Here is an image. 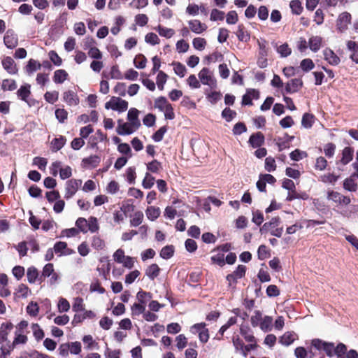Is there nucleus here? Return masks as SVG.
Wrapping results in <instances>:
<instances>
[{"mask_svg": "<svg viewBox=\"0 0 358 358\" xmlns=\"http://www.w3.org/2000/svg\"><path fill=\"white\" fill-rule=\"evenodd\" d=\"M280 223V217H273L269 222H267L263 224L260 229V232L262 234L270 232L272 236L280 237L283 232V228L278 227Z\"/></svg>", "mask_w": 358, "mask_h": 358, "instance_id": "f257e3e1", "label": "nucleus"}, {"mask_svg": "<svg viewBox=\"0 0 358 358\" xmlns=\"http://www.w3.org/2000/svg\"><path fill=\"white\" fill-rule=\"evenodd\" d=\"M155 108L162 112L164 117L167 120H173L175 117L173 108L168 100L164 97L160 96L155 101Z\"/></svg>", "mask_w": 358, "mask_h": 358, "instance_id": "f03ea898", "label": "nucleus"}, {"mask_svg": "<svg viewBox=\"0 0 358 358\" xmlns=\"http://www.w3.org/2000/svg\"><path fill=\"white\" fill-rule=\"evenodd\" d=\"M106 109H112L119 113L124 112L128 108V102L120 97L112 96L110 99L105 103Z\"/></svg>", "mask_w": 358, "mask_h": 358, "instance_id": "7ed1b4c3", "label": "nucleus"}, {"mask_svg": "<svg viewBox=\"0 0 358 358\" xmlns=\"http://www.w3.org/2000/svg\"><path fill=\"white\" fill-rule=\"evenodd\" d=\"M113 259L118 264H121L127 268H131L134 266V259L129 256H126L122 249H117L113 255Z\"/></svg>", "mask_w": 358, "mask_h": 358, "instance_id": "20e7f679", "label": "nucleus"}, {"mask_svg": "<svg viewBox=\"0 0 358 358\" xmlns=\"http://www.w3.org/2000/svg\"><path fill=\"white\" fill-rule=\"evenodd\" d=\"M199 78L203 85H208L211 88L215 87L217 83L213 72L208 68H203L198 74Z\"/></svg>", "mask_w": 358, "mask_h": 358, "instance_id": "39448f33", "label": "nucleus"}, {"mask_svg": "<svg viewBox=\"0 0 358 358\" xmlns=\"http://www.w3.org/2000/svg\"><path fill=\"white\" fill-rule=\"evenodd\" d=\"M82 185V180L80 179L69 180L65 185L64 198L69 199L71 198L78 191Z\"/></svg>", "mask_w": 358, "mask_h": 358, "instance_id": "423d86ee", "label": "nucleus"}, {"mask_svg": "<svg viewBox=\"0 0 358 358\" xmlns=\"http://www.w3.org/2000/svg\"><path fill=\"white\" fill-rule=\"evenodd\" d=\"M351 18L352 17L350 13L348 12L341 13L336 20L337 30L341 33L345 31L348 28V25L351 22Z\"/></svg>", "mask_w": 358, "mask_h": 358, "instance_id": "0eeeda50", "label": "nucleus"}, {"mask_svg": "<svg viewBox=\"0 0 358 358\" xmlns=\"http://www.w3.org/2000/svg\"><path fill=\"white\" fill-rule=\"evenodd\" d=\"M327 199L329 201H332L338 205H348L351 200L350 197L343 196L341 193L338 192H335L333 190L327 192Z\"/></svg>", "mask_w": 358, "mask_h": 358, "instance_id": "6e6552de", "label": "nucleus"}, {"mask_svg": "<svg viewBox=\"0 0 358 358\" xmlns=\"http://www.w3.org/2000/svg\"><path fill=\"white\" fill-rule=\"evenodd\" d=\"M138 128L133 126L131 122H124L122 120L117 121L116 131L119 135L126 136L134 133Z\"/></svg>", "mask_w": 358, "mask_h": 358, "instance_id": "1a4fd4ad", "label": "nucleus"}, {"mask_svg": "<svg viewBox=\"0 0 358 358\" xmlns=\"http://www.w3.org/2000/svg\"><path fill=\"white\" fill-rule=\"evenodd\" d=\"M3 43L9 49H13L17 45V36L12 29H8L6 31L3 36Z\"/></svg>", "mask_w": 358, "mask_h": 358, "instance_id": "9d476101", "label": "nucleus"}, {"mask_svg": "<svg viewBox=\"0 0 358 358\" xmlns=\"http://www.w3.org/2000/svg\"><path fill=\"white\" fill-rule=\"evenodd\" d=\"M324 59L332 66H337L341 59L335 52L330 48H327L323 50Z\"/></svg>", "mask_w": 358, "mask_h": 358, "instance_id": "9b49d317", "label": "nucleus"}, {"mask_svg": "<svg viewBox=\"0 0 358 358\" xmlns=\"http://www.w3.org/2000/svg\"><path fill=\"white\" fill-rule=\"evenodd\" d=\"M188 24L189 29L196 34L203 33V31H206L208 28L206 24L202 23L198 20H191L188 21Z\"/></svg>", "mask_w": 358, "mask_h": 358, "instance_id": "f8f14e48", "label": "nucleus"}, {"mask_svg": "<svg viewBox=\"0 0 358 358\" xmlns=\"http://www.w3.org/2000/svg\"><path fill=\"white\" fill-rule=\"evenodd\" d=\"M303 85V82L300 78L292 79L285 85V91L287 93L292 94L298 92Z\"/></svg>", "mask_w": 358, "mask_h": 358, "instance_id": "ddd939ff", "label": "nucleus"}, {"mask_svg": "<svg viewBox=\"0 0 358 358\" xmlns=\"http://www.w3.org/2000/svg\"><path fill=\"white\" fill-rule=\"evenodd\" d=\"M3 69L10 74H15L17 72L16 64L10 57H6L2 60Z\"/></svg>", "mask_w": 358, "mask_h": 358, "instance_id": "4468645a", "label": "nucleus"}, {"mask_svg": "<svg viewBox=\"0 0 358 358\" xmlns=\"http://www.w3.org/2000/svg\"><path fill=\"white\" fill-rule=\"evenodd\" d=\"M63 100L69 106H77L79 103V98L77 94L72 90H68L64 92Z\"/></svg>", "mask_w": 358, "mask_h": 358, "instance_id": "2eb2a0df", "label": "nucleus"}, {"mask_svg": "<svg viewBox=\"0 0 358 358\" xmlns=\"http://www.w3.org/2000/svg\"><path fill=\"white\" fill-rule=\"evenodd\" d=\"M140 111L135 108H131L129 110L127 113V120L131 122L133 126L139 128L141 127V122L138 119Z\"/></svg>", "mask_w": 358, "mask_h": 358, "instance_id": "dca6fc26", "label": "nucleus"}, {"mask_svg": "<svg viewBox=\"0 0 358 358\" xmlns=\"http://www.w3.org/2000/svg\"><path fill=\"white\" fill-rule=\"evenodd\" d=\"M54 251L56 254L61 255H69L73 252V250L68 248L67 243L62 241L57 242L54 245Z\"/></svg>", "mask_w": 358, "mask_h": 358, "instance_id": "f3484780", "label": "nucleus"}, {"mask_svg": "<svg viewBox=\"0 0 358 358\" xmlns=\"http://www.w3.org/2000/svg\"><path fill=\"white\" fill-rule=\"evenodd\" d=\"M323 39L319 36H313L309 38L308 47L314 52H317L321 48Z\"/></svg>", "mask_w": 358, "mask_h": 358, "instance_id": "a211bd4d", "label": "nucleus"}, {"mask_svg": "<svg viewBox=\"0 0 358 358\" xmlns=\"http://www.w3.org/2000/svg\"><path fill=\"white\" fill-rule=\"evenodd\" d=\"M8 278L6 275H2L1 277L0 284V296L2 298L8 297L10 295L11 292L8 288Z\"/></svg>", "mask_w": 358, "mask_h": 358, "instance_id": "6ab92c4d", "label": "nucleus"}, {"mask_svg": "<svg viewBox=\"0 0 358 358\" xmlns=\"http://www.w3.org/2000/svg\"><path fill=\"white\" fill-rule=\"evenodd\" d=\"M273 317L268 315H264L258 327L264 332L271 331L273 329Z\"/></svg>", "mask_w": 358, "mask_h": 358, "instance_id": "aec40b11", "label": "nucleus"}, {"mask_svg": "<svg viewBox=\"0 0 358 358\" xmlns=\"http://www.w3.org/2000/svg\"><path fill=\"white\" fill-rule=\"evenodd\" d=\"M354 155V149L351 147H345L342 151V157L341 159V163L343 165H346L350 163Z\"/></svg>", "mask_w": 358, "mask_h": 358, "instance_id": "412c9836", "label": "nucleus"}, {"mask_svg": "<svg viewBox=\"0 0 358 358\" xmlns=\"http://www.w3.org/2000/svg\"><path fill=\"white\" fill-rule=\"evenodd\" d=\"M259 98V92L255 90H250L245 94L243 96L242 104L243 105H252V100L253 99H257Z\"/></svg>", "mask_w": 358, "mask_h": 358, "instance_id": "4be33fe9", "label": "nucleus"}, {"mask_svg": "<svg viewBox=\"0 0 358 358\" xmlns=\"http://www.w3.org/2000/svg\"><path fill=\"white\" fill-rule=\"evenodd\" d=\"M236 35L238 40L242 42H248L250 39V35L249 32L245 29L243 24H239L236 31Z\"/></svg>", "mask_w": 358, "mask_h": 358, "instance_id": "5701e85b", "label": "nucleus"}, {"mask_svg": "<svg viewBox=\"0 0 358 358\" xmlns=\"http://www.w3.org/2000/svg\"><path fill=\"white\" fill-rule=\"evenodd\" d=\"M297 336L294 332L287 331L285 332L280 338V343L283 345L288 346L291 345L296 338Z\"/></svg>", "mask_w": 358, "mask_h": 358, "instance_id": "b1692460", "label": "nucleus"}, {"mask_svg": "<svg viewBox=\"0 0 358 358\" xmlns=\"http://www.w3.org/2000/svg\"><path fill=\"white\" fill-rule=\"evenodd\" d=\"M66 138L64 136H60L58 138H54L51 141V149L52 152H57L60 149H62L66 143Z\"/></svg>", "mask_w": 358, "mask_h": 358, "instance_id": "393cba45", "label": "nucleus"}, {"mask_svg": "<svg viewBox=\"0 0 358 358\" xmlns=\"http://www.w3.org/2000/svg\"><path fill=\"white\" fill-rule=\"evenodd\" d=\"M30 87L31 86L29 84L21 86L20 88L17 91V96L22 101L27 102V98L31 94Z\"/></svg>", "mask_w": 358, "mask_h": 358, "instance_id": "a878e982", "label": "nucleus"}, {"mask_svg": "<svg viewBox=\"0 0 358 358\" xmlns=\"http://www.w3.org/2000/svg\"><path fill=\"white\" fill-rule=\"evenodd\" d=\"M264 141V136L261 133L252 134L249 139V143L253 148L260 147Z\"/></svg>", "mask_w": 358, "mask_h": 358, "instance_id": "bb28decb", "label": "nucleus"}, {"mask_svg": "<svg viewBox=\"0 0 358 358\" xmlns=\"http://www.w3.org/2000/svg\"><path fill=\"white\" fill-rule=\"evenodd\" d=\"M155 29L159 34L164 38H170L175 34V30L171 28H167L161 25L157 26Z\"/></svg>", "mask_w": 358, "mask_h": 358, "instance_id": "cd10ccee", "label": "nucleus"}, {"mask_svg": "<svg viewBox=\"0 0 358 358\" xmlns=\"http://www.w3.org/2000/svg\"><path fill=\"white\" fill-rule=\"evenodd\" d=\"M152 298V294L150 292H148L145 291L140 290L136 294V299L138 300V302L144 305L145 306V304L148 301H150Z\"/></svg>", "mask_w": 358, "mask_h": 358, "instance_id": "c85d7f7f", "label": "nucleus"}, {"mask_svg": "<svg viewBox=\"0 0 358 358\" xmlns=\"http://www.w3.org/2000/svg\"><path fill=\"white\" fill-rule=\"evenodd\" d=\"M68 77V73L64 69H59L55 71L53 81L55 83H63Z\"/></svg>", "mask_w": 358, "mask_h": 358, "instance_id": "c756f323", "label": "nucleus"}, {"mask_svg": "<svg viewBox=\"0 0 358 358\" xmlns=\"http://www.w3.org/2000/svg\"><path fill=\"white\" fill-rule=\"evenodd\" d=\"M27 280L29 283L34 284L38 278V271L34 266H30L27 271Z\"/></svg>", "mask_w": 358, "mask_h": 358, "instance_id": "7c9ffc66", "label": "nucleus"}, {"mask_svg": "<svg viewBox=\"0 0 358 358\" xmlns=\"http://www.w3.org/2000/svg\"><path fill=\"white\" fill-rule=\"evenodd\" d=\"M30 290L26 285L20 284L14 293V296L15 298H26Z\"/></svg>", "mask_w": 358, "mask_h": 358, "instance_id": "2f4dec72", "label": "nucleus"}, {"mask_svg": "<svg viewBox=\"0 0 358 358\" xmlns=\"http://www.w3.org/2000/svg\"><path fill=\"white\" fill-rule=\"evenodd\" d=\"M159 271L160 269L158 265L156 264H152L146 269L145 273L150 279L154 280L156 277L158 276Z\"/></svg>", "mask_w": 358, "mask_h": 358, "instance_id": "473e14b6", "label": "nucleus"}, {"mask_svg": "<svg viewBox=\"0 0 358 358\" xmlns=\"http://www.w3.org/2000/svg\"><path fill=\"white\" fill-rule=\"evenodd\" d=\"M145 214L148 219L154 221L156 220L160 215V210L159 208H156L154 206L148 207L145 210Z\"/></svg>", "mask_w": 358, "mask_h": 358, "instance_id": "72a5a7b5", "label": "nucleus"}, {"mask_svg": "<svg viewBox=\"0 0 358 358\" xmlns=\"http://www.w3.org/2000/svg\"><path fill=\"white\" fill-rule=\"evenodd\" d=\"M99 229V225L96 217L91 216L87 220V231L95 233Z\"/></svg>", "mask_w": 358, "mask_h": 358, "instance_id": "f704fd0d", "label": "nucleus"}, {"mask_svg": "<svg viewBox=\"0 0 358 358\" xmlns=\"http://www.w3.org/2000/svg\"><path fill=\"white\" fill-rule=\"evenodd\" d=\"M69 348V350L70 351V352L73 355H78L81 351V344L79 342H73V343H71L68 345H66V344L62 345L61 348Z\"/></svg>", "mask_w": 358, "mask_h": 358, "instance_id": "c9c22d12", "label": "nucleus"}, {"mask_svg": "<svg viewBox=\"0 0 358 358\" xmlns=\"http://www.w3.org/2000/svg\"><path fill=\"white\" fill-rule=\"evenodd\" d=\"M276 51L282 57H287L292 53L291 48L289 47V45L286 43L280 45H277Z\"/></svg>", "mask_w": 358, "mask_h": 358, "instance_id": "e433bc0d", "label": "nucleus"}, {"mask_svg": "<svg viewBox=\"0 0 358 358\" xmlns=\"http://www.w3.org/2000/svg\"><path fill=\"white\" fill-rule=\"evenodd\" d=\"M91 245L96 250H103L106 246L104 241L98 236H92Z\"/></svg>", "mask_w": 358, "mask_h": 358, "instance_id": "4c0bfd02", "label": "nucleus"}, {"mask_svg": "<svg viewBox=\"0 0 358 358\" xmlns=\"http://www.w3.org/2000/svg\"><path fill=\"white\" fill-rule=\"evenodd\" d=\"M41 67V64L39 62L33 59H31L26 66V71L28 74L31 75L34 71L39 70Z\"/></svg>", "mask_w": 358, "mask_h": 358, "instance_id": "58836bf2", "label": "nucleus"}, {"mask_svg": "<svg viewBox=\"0 0 358 358\" xmlns=\"http://www.w3.org/2000/svg\"><path fill=\"white\" fill-rule=\"evenodd\" d=\"M146 63H147V59L142 54L137 55L134 59V66L137 69H144L146 66Z\"/></svg>", "mask_w": 358, "mask_h": 358, "instance_id": "ea45409f", "label": "nucleus"}, {"mask_svg": "<svg viewBox=\"0 0 358 358\" xmlns=\"http://www.w3.org/2000/svg\"><path fill=\"white\" fill-rule=\"evenodd\" d=\"M262 313L260 310H255L253 315L250 317L251 325L253 327H257L264 317Z\"/></svg>", "mask_w": 358, "mask_h": 358, "instance_id": "a19ab883", "label": "nucleus"}, {"mask_svg": "<svg viewBox=\"0 0 358 358\" xmlns=\"http://www.w3.org/2000/svg\"><path fill=\"white\" fill-rule=\"evenodd\" d=\"M143 220V213L141 211H137L134 213L130 220V224L131 227L139 226Z\"/></svg>", "mask_w": 358, "mask_h": 358, "instance_id": "79ce46f5", "label": "nucleus"}, {"mask_svg": "<svg viewBox=\"0 0 358 358\" xmlns=\"http://www.w3.org/2000/svg\"><path fill=\"white\" fill-rule=\"evenodd\" d=\"M296 199L307 200L308 199V195L306 192L298 193L296 191L289 192L286 200L291 201Z\"/></svg>", "mask_w": 358, "mask_h": 358, "instance_id": "37998d69", "label": "nucleus"}, {"mask_svg": "<svg viewBox=\"0 0 358 358\" xmlns=\"http://www.w3.org/2000/svg\"><path fill=\"white\" fill-rule=\"evenodd\" d=\"M167 75L164 73L163 71H159L157 79H156V83L158 87V89L160 90H163L164 87V85L166 83L167 80Z\"/></svg>", "mask_w": 358, "mask_h": 358, "instance_id": "c03bdc74", "label": "nucleus"}, {"mask_svg": "<svg viewBox=\"0 0 358 358\" xmlns=\"http://www.w3.org/2000/svg\"><path fill=\"white\" fill-rule=\"evenodd\" d=\"M172 65L173 66V70L176 75L182 78L185 76L187 69L186 67L180 62H173Z\"/></svg>", "mask_w": 358, "mask_h": 358, "instance_id": "a18cd8bd", "label": "nucleus"}, {"mask_svg": "<svg viewBox=\"0 0 358 358\" xmlns=\"http://www.w3.org/2000/svg\"><path fill=\"white\" fill-rule=\"evenodd\" d=\"M314 122V116L310 113H305L303 115L301 124L303 127L309 129L313 126Z\"/></svg>", "mask_w": 358, "mask_h": 358, "instance_id": "49530a36", "label": "nucleus"}, {"mask_svg": "<svg viewBox=\"0 0 358 358\" xmlns=\"http://www.w3.org/2000/svg\"><path fill=\"white\" fill-rule=\"evenodd\" d=\"M292 12L295 15H300L303 11L301 3L299 0H292L289 3Z\"/></svg>", "mask_w": 358, "mask_h": 358, "instance_id": "de8ad7c7", "label": "nucleus"}, {"mask_svg": "<svg viewBox=\"0 0 358 358\" xmlns=\"http://www.w3.org/2000/svg\"><path fill=\"white\" fill-rule=\"evenodd\" d=\"M246 268L243 265H239L236 271H234L233 273L227 275V278L228 280H230V278H241L245 273Z\"/></svg>", "mask_w": 358, "mask_h": 358, "instance_id": "09e8293b", "label": "nucleus"}, {"mask_svg": "<svg viewBox=\"0 0 358 358\" xmlns=\"http://www.w3.org/2000/svg\"><path fill=\"white\" fill-rule=\"evenodd\" d=\"M155 178L149 173H146L142 182V186L145 189H150L155 184Z\"/></svg>", "mask_w": 358, "mask_h": 358, "instance_id": "8fccbe9b", "label": "nucleus"}, {"mask_svg": "<svg viewBox=\"0 0 358 358\" xmlns=\"http://www.w3.org/2000/svg\"><path fill=\"white\" fill-rule=\"evenodd\" d=\"M343 187L345 189L350 192H355L357 188V185L355 180L352 178H346L343 182Z\"/></svg>", "mask_w": 358, "mask_h": 358, "instance_id": "3c124183", "label": "nucleus"}, {"mask_svg": "<svg viewBox=\"0 0 358 358\" xmlns=\"http://www.w3.org/2000/svg\"><path fill=\"white\" fill-rule=\"evenodd\" d=\"M174 248L172 245H166L160 251V256L163 259H169L173 255Z\"/></svg>", "mask_w": 358, "mask_h": 358, "instance_id": "603ef678", "label": "nucleus"}, {"mask_svg": "<svg viewBox=\"0 0 358 358\" xmlns=\"http://www.w3.org/2000/svg\"><path fill=\"white\" fill-rule=\"evenodd\" d=\"M131 315L134 316L143 314L145 311V306L140 303H135L131 308Z\"/></svg>", "mask_w": 358, "mask_h": 358, "instance_id": "864d4df0", "label": "nucleus"}, {"mask_svg": "<svg viewBox=\"0 0 358 358\" xmlns=\"http://www.w3.org/2000/svg\"><path fill=\"white\" fill-rule=\"evenodd\" d=\"M76 226L79 230L84 234L87 232V220L83 217H79L76 222Z\"/></svg>", "mask_w": 358, "mask_h": 358, "instance_id": "5fc2aeb1", "label": "nucleus"}, {"mask_svg": "<svg viewBox=\"0 0 358 358\" xmlns=\"http://www.w3.org/2000/svg\"><path fill=\"white\" fill-rule=\"evenodd\" d=\"M193 47L198 50H203L206 45V41L203 38H195L192 41Z\"/></svg>", "mask_w": 358, "mask_h": 358, "instance_id": "6e6d98bb", "label": "nucleus"}, {"mask_svg": "<svg viewBox=\"0 0 358 358\" xmlns=\"http://www.w3.org/2000/svg\"><path fill=\"white\" fill-rule=\"evenodd\" d=\"M57 308L59 313L67 312L70 309L69 302L64 298H59Z\"/></svg>", "mask_w": 358, "mask_h": 358, "instance_id": "4d7b16f0", "label": "nucleus"}, {"mask_svg": "<svg viewBox=\"0 0 358 358\" xmlns=\"http://www.w3.org/2000/svg\"><path fill=\"white\" fill-rule=\"evenodd\" d=\"M17 87L16 83L12 79H5L2 82V89L3 90L13 91Z\"/></svg>", "mask_w": 358, "mask_h": 358, "instance_id": "13d9d810", "label": "nucleus"}, {"mask_svg": "<svg viewBox=\"0 0 358 358\" xmlns=\"http://www.w3.org/2000/svg\"><path fill=\"white\" fill-rule=\"evenodd\" d=\"M117 150L123 154L127 155L128 157H131V150L129 144L126 143H121L117 146Z\"/></svg>", "mask_w": 358, "mask_h": 358, "instance_id": "bf43d9fd", "label": "nucleus"}, {"mask_svg": "<svg viewBox=\"0 0 358 358\" xmlns=\"http://www.w3.org/2000/svg\"><path fill=\"white\" fill-rule=\"evenodd\" d=\"M257 44L259 46V56H267L268 48L267 42L264 39L257 40Z\"/></svg>", "mask_w": 358, "mask_h": 358, "instance_id": "052dcab7", "label": "nucleus"}, {"mask_svg": "<svg viewBox=\"0 0 358 358\" xmlns=\"http://www.w3.org/2000/svg\"><path fill=\"white\" fill-rule=\"evenodd\" d=\"M145 41L147 43L151 44L152 45L159 44L160 40L157 35L155 33H148L145 35Z\"/></svg>", "mask_w": 358, "mask_h": 358, "instance_id": "680f3d73", "label": "nucleus"}, {"mask_svg": "<svg viewBox=\"0 0 358 358\" xmlns=\"http://www.w3.org/2000/svg\"><path fill=\"white\" fill-rule=\"evenodd\" d=\"M224 15L225 14L223 11L214 8L211 10L210 19L212 21L223 20Z\"/></svg>", "mask_w": 358, "mask_h": 358, "instance_id": "e2e57ef3", "label": "nucleus"}, {"mask_svg": "<svg viewBox=\"0 0 358 358\" xmlns=\"http://www.w3.org/2000/svg\"><path fill=\"white\" fill-rule=\"evenodd\" d=\"M300 66L303 69V71L308 72L314 69L315 64L312 59H304L301 62Z\"/></svg>", "mask_w": 358, "mask_h": 358, "instance_id": "0e129e2a", "label": "nucleus"}, {"mask_svg": "<svg viewBox=\"0 0 358 358\" xmlns=\"http://www.w3.org/2000/svg\"><path fill=\"white\" fill-rule=\"evenodd\" d=\"M291 159L294 161H299L307 156V154L304 151H301L299 149H296L292 151L290 155Z\"/></svg>", "mask_w": 358, "mask_h": 358, "instance_id": "69168bd1", "label": "nucleus"}, {"mask_svg": "<svg viewBox=\"0 0 358 358\" xmlns=\"http://www.w3.org/2000/svg\"><path fill=\"white\" fill-rule=\"evenodd\" d=\"M72 309L74 312L84 310L85 308H84L83 299L80 297L75 298L73 306H72Z\"/></svg>", "mask_w": 358, "mask_h": 358, "instance_id": "338daca9", "label": "nucleus"}, {"mask_svg": "<svg viewBox=\"0 0 358 358\" xmlns=\"http://www.w3.org/2000/svg\"><path fill=\"white\" fill-rule=\"evenodd\" d=\"M236 115V113L234 110H231L229 108H226L222 113V116L226 121H231Z\"/></svg>", "mask_w": 358, "mask_h": 358, "instance_id": "774afa93", "label": "nucleus"}]
</instances>
